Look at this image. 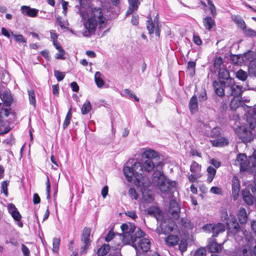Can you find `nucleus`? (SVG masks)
I'll return each mask as SVG.
<instances>
[{
	"label": "nucleus",
	"mask_w": 256,
	"mask_h": 256,
	"mask_svg": "<svg viewBox=\"0 0 256 256\" xmlns=\"http://www.w3.org/2000/svg\"><path fill=\"white\" fill-rule=\"evenodd\" d=\"M155 166L151 160H146L142 164L134 159L129 160L124 168V174L128 182H132L134 180L139 183L144 171L150 172Z\"/></svg>",
	"instance_id": "f257e3e1"
},
{
	"label": "nucleus",
	"mask_w": 256,
	"mask_h": 256,
	"mask_svg": "<svg viewBox=\"0 0 256 256\" xmlns=\"http://www.w3.org/2000/svg\"><path fill=\"white\" fill-rule=\"evenodd\" d=\"M90 14V18L84 23L86 30L83 34L86 37H90L94 34L98 24H99V29L101 30L107 22V20L104 16L103 10L100 8H92Z\"/></svg>",
	"instance_id": "f03ea898"
},
{
	"label": "nucleus",
	"mask_w": 256,
	"mask_h": 256,
	"mask_svg": "<svg viewBox=\"0 0 256 256\" xmlns=\"http://www.w3.org/2000/svg\"><path fill=\"white\" fill-rule=\"evenodd\" d=\"M153 181L156 184L160 190L163 192H166L174 186V182H171L164 175L162 172L156 170L153 174Z\"/></svg>",
	"instance_id": "7ed1b4c3"
},
{
	"label": "nucleus",
	"mask_w": 256,
	"mask_h": 256,
	"mask_svg": "<svg viewBox=\"0 0 256 256\" xmlns=\"http://www.w3.org/2000/svg\"><path fill=\"white\" fill-rule=\"evenodd\" d=\"M91 228L88 227L84 228L81 236V241L84 245L80 248V254H86L90 246L92 241L90 236Z\"/></svg>",
	"instance_id": "20e7f679"
},
{
	"label": "nucleus",
	"mask_w": 256,
	"mask_h": 256,
	"mask_svg": "<svg viewBox=\"0 0 256 256\" xmlns=\"http://www.w3.org/2000/svg\"><path fill=\"white\" fill-rule=\"evenodd\" d=\"M236 133L240 139L244 143L250 142L253 140L254 136L250 130L244 126H241L236 128Z\"/></svg>",
	"instance_id": "39448f33"
},
{
	"label": "nucleus",
	"mask_w": 256,
	"mask_h": 256,
	"mask_svg": "<svg viewBox=\"0 0 256 256\" xmlns=\"http://www.w3.org/2000/svg\"><path fill=\"white\" fill-rule=\"evenodd\" d=\"M235 164L240 166L241 172L250 171L252 168L250 158L248 160L246 156L244 154H240L237 156Z\"/></svg>",
	"instance_id": "423d86ee"
},
{
	"label": "nucleus",
	"mask_w": 256,
	"mask_h": 256,
	"mask_svg": "<svg viewBox=\"0 0 256 256\" xmlns=\"http://www.w3.org/2000/svg\"><path fill=\"white\" fill-rule=\"evenodd\" d=\"M226 224L229 234L234 235L240 230V227L236 218L232 214L230 215V219L226 222Z\"/></svg>",
	"instance_id": "0eeeda50"
},
{
	"label": "nucleus",
	"mask_w": 256,
	"mask_h": 256,
	"mask_svg": "<svg viewBox=\"0 0 256 256\" xmlns=\"http://www.w3.org/2000/svg\"><path fill=\"white\" fill-rule=\"evenodd\" d=\"M226 94L228 96H234L236 98H241L243 90H242V86L236 84H234V82L228 83L226 84Z\"/></svg>",
	"instance_id": "6e6552de"
},
{
	"label": "nucleus",
	"mask_w": 256,
	"mask_h": 256,
	"mask_svg": "<svg viewBox=\"0 0 256 256\" xmlns=\"http://www.w3.org/2000/svg\"><path fill=\"white\" fill-rule=\"evenodd\" d=\"M120 227L124 232V240H126L133 241V236L132 234H134L136 228L135 225L132 223H129L128 224H123Z\"/></svg>",
	"instance_id": "1a4fd4ad"
},
{
	"label": "nucleus",
	"mask_w": 256,
	"mask_h": 256,
	"mask_svg": "<svg viewBox=\"0 0 256 256\" xmlns=\"http://www.w3.org/2000/svg\"><path fill=\"white\" fill-rule=\"evenodd\" d=\"M226 83L224 80H214L213 87L215 93L219 96L222 97L224 96V88H226Z\"/></svg>",
	"instance_id": "9d476101"
},
{
	"label": "nucleus",
	"mask_w": 256,
	"mask_h": 256,
	"mask_svg": "<svg viewBox=\"0 0 256 256\" xmlns=\"http://www.w3.org/2000/svg\"><path fill=\"white\" fill-rule=\"evenodd\" d=\"M147 212L150 216L155 218L158 221L163 220L162 212L158 206H150L148 208Z\"/></svg>",
	"instance_id": "9b49d317"
},
{
	"label": "nucleus",
	"mask_w": 256,
	"mask_h": 256,
	"mask_svg": "<svg viewBox=\"0 0 256 256\" xmlns=\"http://www.w3.org/2000/svg\"><path fill=\"white\" fill-rule=\"evenodd\" d=\"M180 210V208L176 201L172 200L170 202L168 212L174 218L178 220L179 218Z\"/></svg>",
	"instance_id": "f8f14e48"
},
{
	"label": "nucleus",
	"mask_w": 256,
	"mask_h": 256,
	"mask_svg": "<svg viewBox=\"0 0 256 256\" xmlns=\"http://www.w3.org/2000/svg\"><path fill=\"white\" fill-rule=\"evenodd\" d=\"M4 115L5 117L9 118L7 122L9 124H12L16 120L17 117L16 113L10 108H2Z\"/></svg>",
	"instance_id": "ddd939ff"
},
{
	"label": "nucleus",
	"mask_w": 256,
	"mask_h": 256,
	"mask_svg": "<svg viewBox=\"0 0 256 256\" xmlns=\"http://www.w3.org/2000/svg\"><path fill=\"white\" fill-rule=\"evenodd\" d=\"M20 10L23 14L32 18L36 17L38 12V10L26 6H22Z\"/></svg>",
	"instance_id": "4468645a"
},
{
	"label": "nucleus",
	"mask_w": 256,
	"mask_h": 256,
	"mask_svg": "<svg viewBox=\"0 0 256 256\" xmlns=\"http://www.w3.org/2000/svg\"><path fill=\"white\" fill-rule=\"evenodd\" d=\"M218 78L220 79L225 80L224 82L227 84H230L234 82V79L230 76V73L228 70L224 68H220L218 72Z\"/></svg>",
	"instance_id": "2eb2a0df"
},
{
	"label": "nucleus",
	"mask_w": 256,
	"mask_h": 256,
	"mask_svg": "<svg viewBox=\"0 0 256 256\" xmlns=\"http://www.w3.org/2000/svg\"><path fill=\"white\" fill-rule=\"evenodd\" d=\"M242 196L244 202L248 206H252L254 204H256V198L250 194L249 190H244Z\"/></svg>",
	"instance_id": "dca6fc26"
},
{
	"label": "nucleus",
	"mask_w": 256,
	"mask_h": 256,
	"mask_svg": "<svg viewBox=\"0 0 256 256\" xmlns=\"http://www.w3.org/2000/svg\"><path fill=\"white\" fill-rule=\"evenodd\" d=\"M8 209L9 213L15 220L18 222L20 220L22 216L14 204L12 203L8 204Z\"/></svg>",
	"instance_id": "f3484780"
},
{
	"label": "nucleus",
	"mask_w": 256,
	"mask_h": 256,
	"mask_svg": "<svg viewBox=\"0 0 256 256\" xmlns=\"http://www.w3.org/2000/svg\"><path fill=\"white\" fill-rule=\"evenodd\" d=\"M179 240V237L174 234H169L164 239L166 244L168 247H174L176 246L178 244Z\"/></svg>",
	"instance_id": "a211bd4d"
},
{
	"label": "nucleus",
	"mask_w": 256,
	"mask_h": 256,
	"mask_svg": "<svg viewBox=\"0 0 256 256\" xmlns=\"http://www.w3.org/2000/svg\"><path fill=\"white\" fill-rule=\"evenodd\" d=\"M211 142L214 146L223 147L227 146L229 143V141L226 138L220 136L211 140Z\"/></svg>",
	"instance_id": "6ab92c4d"
},
{
	"label": "nucleus",
	"mask_w": 256,
	"mask_h": 256,
	"mask_svg": "<svg viewBox=\"0 0 256 256\" xmlns=\"http://www.w3.org/2000/svg\"><path fill=\"white\" fill-rule=\"evenodd\" d=\"M0 98L6 106L10 107L12 102V98L10 92L4 91L2 94L0 92Z\"/></svg>",
	"instance_id": "aec40b11"
},
{
	"label": "nucleus",
	"mask_w": 256,
	"mask_h": 256,
	"mask_svg": "<svg viewBox=\"0 0 256 256\" xmlns=\"http://www.w3.org/2000/svg\"><path fill=\"white\" fill-rule=\"evenodd\" d=\"M214 18L212 16H206L203 19V24L205 28L208 30H210L212 27L216 25Z\"/></svg>",
	"instance_id": "412c9836"
},
{
	"label": "nucleus",
	"mask_w": 256,
	"mask_h": 256,
	"mask_svg": "<svg viewBox=\"0 0 256 256\" xmlns=\"http://www.w3.org/2000/svg\"><path fill=\"white\" fill-rule=\"evenodd\" d=\"M238 217L240 224L242 225L246 223L248 220V215L246 210L244 208H240L238 212Z\"/></svg>",
	"instance_id": "4be33fe9"
},
{
	"label": "nucleus",
	"mask_w": 256,
	"mask_h": 256,
	"mask_svg": "<svg viewBox=\"0 0 256 256\" xmlns=\"http://www.w3.org/2000/svg\"><path fill=\"white\" fill-rule=\"evenodd\" d=\"M189 109L192 114L194 113L198 109V98L196 95H194L190 99Z\"/></svg>",
	"instance_id": "5701e85b"
},
{
	"label": "nucleus",
	"mask_w": 256,
	"mask_h": 256,
	"mask_svg": "<svg viewBox=\"0 0 256 256\" xmlns=\"http://www.w3.org/2000/svg\"><path fill=\"white\" fill-rule=\"evenodd\" d=\"M142 252H147L150 248V242L146 238L142 239L138 244V246Z\"/></svg>",
	"instance_id": "b1692460"
},
{
	"label": "nucleus",
	"mask_w": 256,
	"mask_h": 256,
	"mask_svg": "<svg viewBox=\"0 0 256 256\" xmlns=\"http://www.w3.org/2000/svg\"><path fill=\"white\" fill-rule=\"evenodd\" d=\"M53 44L56 48L58 50L59 52V53H58L56 54L55 58L56 59L64 60L65 58L64 57V55L65 54V51L62 48L60 43L58 42L56 40H54L53 42Z\"/></svg>",
	"instance_id": "393cba45"
},
{
	"label": "nucleus",
	"mask_w": 256,
	"mask_h": 256,
	"mask_svg": "<svg viewBox=\"0 0 256 256\" xmlns=\"http://www.w3.org/2000/svg\"><path fill=\"white\" fill-rule=\"evenodd\" d=\"M158 156L157 152L153 150H146L142 154L143 158H147V160H151L157 158Z\"/></svg>",
	"instance_id": "a878e982"
},
{
	"label": "nucleus",
	"mask_w": 256,
	"mask_h": 256,
	"mask_svg": "<svg viewBox=\"0 0 256 256\" xmlns=\"http://www.w3.org/2000/svg\"><path fill=\"white\" fill-rule=\"evenodd\" d=\"M208 248L210 252H218L220 250V246L216 240H212L208 245Z\"/></svg>",
	"instance_id": "bb28decb"
},
{
	"label": "nucleus",
	"mask_w": 256,
	"mask_h": 256,
	"mask_svg": "<svg viewBox=\"0 0 256 256\" xmlns=\"http://www.w3.org/2000/svg\"><path fill=\"white\" fill-rule=\"evenodd\" d=\"M242 58H243L244 62H248V64L256 60L254 53L250 50L244 53L242 55Z\"/></svg>",
	"instance_id": "cd10ccee"
},
{
	"label": "nucleus",
	"mask_w": 256,
	"mask_h": 256,
	"mask_svg": "<svg viewBox=\"0 0 256 256\" xmlns=\"http://www.w3.org/2000/svg\"><path fill=\"white\" fill-rule=\"evenodd\" d=\"M144 235V232L139 228H137V230L134 236H133V241H131L132 242V246L135 248V250H138V246L136 244H135L136 241V238H141L143 237Z\"/></svg>",
	"instance_id": "c85d7f7f"
},
{
	"label": "nucleus",
	"mask_w": 256,
	"mask_h": 256,
	"mask_svg": "<svg viewBox=\"0 0 256 256\" xmlns=\"http://www.w3.org/2000/svg\"><path fill=\"white\" fill-rule=\"evenodd\" d=\"M225 230V226L224 224L222 223H218L215 224L214 230H212V232L213 233L212 236H217L218 234L222 232Z\"/></svg>",
	"instance_id": "c756f323"
},
{
	"label": "nucleus",
	"mask_w": 256,
	"mask_h": 256,
	"mask_svg": "<svg viewBox=\"0 0 256 256\" xmlns=\"http://www.w3.org/2000/svg\"><path fill=\"white\" fill-rule=\"evenodd\" d=\"M206 172H208V178L206 182L208 183H210L212 181L216 174V169L212 167V166H209L207 168Z\"/></svg>",
	"instance_id": "7c9ffc66"
},
{
	"label": "nucleus",
	"mask_w": 256,
	"mask_h": 256,
	"mask_svg": "<svg viewBox=\"0 0 256 256\" xmlns=\"http://www.w3.org/2000/svg\"><path fill=\"white\" fill-rule=\"evenodd\" d=\"M230 60L233 64L236 65H241L244 62L242 55L240 54H231Z\"/></svg>",
	"instance_id": "2f4dec72"
},
{
	"label": "nucleus",
	"mask_w": 256,
	"mask_h": 256,
	"mask_svg": "<svg viewBox=\"0 0 256 256\" xmlns=\"http://www.w3.org/2000/svg\"><path fill=\"white\" fill-rule=\"evenodd\" d=\"M242 104V102L238 98L236 99V98H233L230 104V108L232 110H235Z\"/></svg>",
	"instance_id": "473e14b6"
},
{
	"label": "nucleus",
	"mask_w": 256,
	"mask_h": 256,
	"mask_svg": "<svg viewBox=\"0 0 256 256\" xmlns=\"http://www.w3.org/2000/svg\"><path fill=\"white\" fill-rule=\"evenodd\" d=\"M110 247L108 244H104L98 250L97 254L98 256H104L110 251Z\"/></svg>",
	"instance_id": "72a5a7b5"
},
{
	"label": "nucleus",
	"mask_w": 256,
	"mask_h": 256,
	"mask_svg": "<svg viewBox=\"0 0 256 256\" xmlns=\"http://www.w3.org/2000/svg\"><path fill=\"white\" fill-rule=\"evenodd\" d=\"M232 192L234 194H238L240 192V184L237 177L234 176L232 184Z\"/></svg>",
	"instance_id": "f704fd0d"
},
{
	"label": "nucleus",
	"mask_w": 256,
	"mask_h": 256,
	"mask_svg": "<svg viewBox=\"0 0 256 256\" xmlns=\"http://www.w3.org/2000/svg\"><path fill=\"white\" fill-rule=\"evenodd\" d=\"M148 20L146 23V28L150 34H152L154 33V24L152 20L150 15H149L148 17Z\"/></svg>",
	"instance_id": "c9c22d12"
},
{
	"label": "nucleus",
	"mask_w": 256,
	"mask_h": 256,
	"mask_svg": "<svg viewBox=\"0 0 256 256\" xmlns=\"http://www.w3.org/2000/svg\"><path fill=\"white\" fill-rule=\"evenodd\" d=\"M180 224L189 230H192L194 227V224L187 218H182Z\"/></svg>",
	"instance_id": "e433bc0d"
},
{
	"label": "nucleus",
	"mask_w": 256,
	"mask_h": 256,
	"mask_svg": "<svg viewBox=\"0 0 256 256\" xmlns=\"http://www.w3.org/2000/svg\"><path fill=\"white\" fill-rule=\"evenodd\" d=\"M28 93L30 104L35 108L36 106V100L34 90H30L28 91Z\"/></svg>",
	"instance_id": "4c0bfd02"
},
{
	"label": "nucleus",
	"mask_w": 256,
	"mask_h": 256,
	"mask_svg": "<svg viewBox=\"0 0 256 256\" xmlns=\"http://www.w3.org/2000/svg\"><path fill=\"white\" fill-rule=\"evenodd\" d=\"M236 77L240 80L245 81L248 78V74L242 70L240 69L236 72Z\"/></svg>",
	"instance_id": "58836bf2"
},
{
	"label": "nucleus",
	"mask_w": 256,
	"mask_h": 256,
	"mask_svg": "<svg viewBox=\"0 0 256 256\" xmlns=\"http://www.w3.org/2000/svg\"><path fill=\"white\" fill-rule=\"evenodd\" d=\"M101 73L100 72H96L94 74V80L98 87L102 88L104 84L103 80L100 78Z\"/></svg>",
	"instance_id": "ea45409f"
},
{
	"label": "nucleus",
	"mask_w": 256,
	"mask_h": 256,
	"mask_svg": "<svg viewBox=\"0 0 256 256\" xmlns=\"http://www.w3.org/2000/svg\"><path fill=\"white\" fill-rule=\"evenodd\" d=\"M72 108L70 107L69 109L68 112L66 114V116L65 118L64 122L62 124V128L64 130H65L68 126L70 124V120L72 116V114L71 112Z\"/></svg>",
	"instance_id": "a19ab883"
},
{
	"label": "nucleus",
	"mask_w": 256,
	"mask_h": 256,
	"mask_svg": "<svg viewBox=\"0 0 256 256\" xmlns=\"http://www.w3.org/2000/svg\"><path fill=\"white\" fill-rule=\"evenodd\" d=\"M92 109V106L90 101L84 102L81 108L82 114L84 115L88 114Z\"/></svg>",
	"instance_id": "79ce46f5"
},
{
	"label": "nucleus",
	"mask_w": 256,
	"mask_h": 256,
	"mask_svg": "<svg viewBox=\"0 0 256 256\" xmlns=\"http://www.w3.org/2000/svg\"><path fill=\"white\" fill-rule=\"evenodd\" d=\"M234 22L238 24V26L242 28L243 30L246 28V24L244 20L240 16H234L233 18Z\"/></svg>",
	"instance_id": "37998d69"
},
{
	"label": "nucleus",
	"mask_w": 256,
	"mask_h": 256,
	"mask_svg": "<svg viewBox=\"0 0 256 256\" xmlns=\"http://www.w3.org/2000/svg\"><path fill=\"white\" fill-rule=\"evenodd\" d=\"M201 166L195 161H193L190 166V171L193 174H197L200 172Z\"/></svg>",
	"instance_id": "c03bdc74"
},
{
	"label": "nucleus",
	"mask_w": 256,
	"mask_h": 256,
	"mask_svg": "<svg viewBox=\"0 0 256 256\" xmlns=\"http://www.w3.org/2000/svg\"><path fill=\"white\" fill-rule=\"evenodd\" d=\"M248 70L250 74L256 76V60L249 63Z\"/></svg>",
	"instance_id": "a18cd8bd"
},
{
	"label": "nucleus",
	"mask_w": 256,
	"mask_h": 256,
	"mask_svg": "<svg viewBox=\"0 0 256 256\" xmlns=\"http://www.w3.org/2000/svg\"><path fill=\"white\" fill-rule=\"evenodd\" d=\"M221 132L222 129L220 128H214L210 132V136L216 138L220 136Z\"/></svg>",
	"instance_id": "49530a36"
},
{
	"label": "nucleus",
	"mask_w": 256,
	"mask_h": 256,
	"mask_svg": "<svg viewBox=\"0 0 256 256\" xmlns=\"http://www.w3.org/2000/svg\"><path fill=\"white\" fill-rule=\"evenodd\" d=\"M66 73L58 70H54V76L58 82H60L64 80L65 77Z\"/></svg>",
	"instance_id": "de8ad7c7"
},
{
	"label": "nucleus",
	"mask_w": 256,
	"mask_h": 256,
	"mask_svg": "<svg viewBox=\"0 0 256 256\" xmlns=\"http://www.w3.org/2000/svg\"><path fill=\"white\" fill-rule=\"evenodd\" d=\"M60 240L58 238H54L52 240L53 248L52 250L54 252H58L59 250Z\"/></svg>",
	"instance_id": "09e8293b"
},
{
	"label": "nucleus",
	"mask_w": 256,
	"mask_h": 256,
	"mask_svg": "<svg viewBox=\"0 0 256 256\" xmlns=\"http://www.w3.org/2000/svg\"><path fill=\"white\" fill-rule=\"evenodd\" d=\"M196 62L193 61H189L188 62L187 68L189 70H191L190 75L191 76H193L195 74V68H196Z\"/></svg>",
	"instance_id": "8fccbe9b"
},
{
	"label": "nucleus",
	"mask_w": 256,
	"mask_h": 256,
	"mask_svg": "<svg viewBox=\"0 0 256 256\" xmlns=\"http://www.w3.org/2000/svg\"><path fill=\"white\" fill-rule=\"evenodd\" d=\"M244 34L248 37H255L256 36V30L251 28H246L244 30Z\"/></svg>",
	"instance_id": "3c124183"
},
{
	"label": "nucleus",
	"mask_w": 256,
	"mask_h": 256,
	"mask_svg": "<svg viewBox=\"0 0 256 256\" xmlns=\"http://www.w3.org/2000/svg\"><path fill=\"white\" fill-rule=\"evenodd\" d=\"M246 120L249 124L250 128L252 130L254 128L256 125V118L254 116H246Z\"/></svg>",
	"instance_id": "603ef678"
},
{
	"label": "nucleus",
	"mask_w": 256,
	"mask_h": 256,
	"mask_svg": "<svg viewBox=\"0 0 256 256\" xmlns=\"http://www.w3.org/2000/svg\"><path fill=\"white\" fill-rule=\"evenodd\" d=\"M221 220L225 222L229 220L230 217L228 218L227 210L226 208H222L220 210Z\"/></svg>",
	"instance_id": "864d4df0"
},
{
	"label": "nucleus",
	"mask_w": 256,
	"mask_h": 256,
	"mask_svg": "<svg viewBox=\"0 0 256 256\" xmlns=\"http://www.w3.org/2000/svg\"><path fill=\"white\" fill-rule=\"evenodd\" d=\"M12 36L14 39V40L18 42L22 43H26V40L24 38L22 34H14L12 32Z\"/></svg>",
	"instance_id": "5fc2aeb1"
},
{
	"label": "nucleus",
	"mask_w": 256,
	"mask_h": 256,
	"mask_svg": "<svg viewBox=\"0 0 256 256\" xmlns=\"http://www.w3.org/2000/svg\"><path fill=\"white\" fill-rule=\"evenodd\" d=\"M188 248V243L186 240H180L179 245L178 248L179 250L183 253L184 252L186 251Z\"/></svg>",
	"instance_id": "6e6d98bb"
},
{
	"label": "nucleus",
	"mask_w": 256,
	"mask_h": 256,
	"mask_svg": "<svg viewBox=\"0 0 256 256\" xmlns=\"http://www.w3.org/2000/svg\"><path fill=\"white\" fill-rule=\"evenodd\" d=\"M198 98L200 102H204L208 99L207 94L205 88L198 94Z\"/></svg>",
	"instance_id": "4d7b16f0"
},
{
	"label": "nucleus",
	"mask_w": 256,
	"mask_h": 256,
	"mask_svg": "<svg viewBox=\"0 0 256 256\" xmlns=\"http://www.w3.org/2000/svg\"><path fill=\"white\" fill-rule=\"evenodd\" d=\"M138 0H128L130 5L129 6L136 10L140 4Z\"/></svg>",
	"instance_id": "13d9d810"
},
{
	"label": "nucleus",
	"mask_w": 256,
	"mask_h": 256,
	"mask_svg": "<svg viewBox=\"0 0 256 256\" xmlns=\"http://www.w3.org/2000/svg\"><path fill=\"white\" fill-rule=\"evenodd\" d=\"M124 92L125 94L128 95L130 98H134L136 102L139 101V98L136 96L134 92L129 89H124Z\"/></svg>",
	"instance_id": "bf43d9fd"
},
{
	"label": "nucleus",
	"mask_w": 256,
	"mask_h": 256,
	"mask_svg": "<svg viewBox=\"0 0 256 256\" xmlns=\"http://www.w3.org/2000/svg\"><path fill=\"white\" fill-rule=\"evenodd\" d=\"M46 185V198L47 199L50 200V182L48 176H47Z\"/></svg>",
	"instance_id": "052dcab7"
},
{
	"label": "nucleus",
	"mask_w": 256,
	"mask_h": 256,
	"mask_svg": "<svg viewBox=\"0 0 256 256\" xmlns=\"http://www.w3.org/2000/svg\"><path fill=\"white\" fill-rule=\"evenodd\" d=\"M206 249L204 248H200L196 250L194 256H206Z\"/></svg>",
	"instance_id": "680f3d73"
},
{
	"label": "nucleus",
	"mask_w": 256,
	"mask_h": 256,
	"mask_svg": "<svg viewBox=\"0 0 256 256\" xmlns=\"http://www.w3.org/2000/svg\"><path fill=\"white\" fill-rule=\"evenodd\" d=\"M242 252L243 256H253L254 255V252L252 250L248 247L244 248Z\"/></svg>",
	"instance_id": "e2e57ef3"
},
{
	"label": "nucleus",
	"mask_w": 256,
	"mask_h": 256,
	"mask_svg": "<svg viewBox=\"0 0 256 256\" xmlns=\"http://www.w3.org/2000/svg\"><path fill=\"white\" fill-rule=\"evenodd\" d=\"M223 63L222 58L219 56L218 58H216L214 62V66L215 68H220V66Z\"/></svg>",
	"instance_id": "0e129e2a"
},
{
	"label": "nucleus",
	"mask_w": 256,
	"mask_h": 256,
	"mask_svg": "<svg viewBox=\"0 0 256 256\" xmlns=\"http://www.w3.org/2000/svg\"><path fill=\"white\" fill-rule=\"evenodd\" d=\"M214 226H215V224H208L204 225L202 228L204 231L212 232V230L214 228Z\"/></svg>",
	"instance_id": "69168bd1"
},
{
	"label": "nucleus",
	"mask_w": 256,
	"mask_h": 256,
	"mask_svg": "<svg viewBox=\"0 0 256 256\" xmlns=\"http://www.w3.org/2000/svg\"><path fill=\"white\" fill-rule=\"evenodd\" d=\"M22 251L24 256H30V250L29 248L24 244H22Z\"/></svg>",
	"instance_id": "338daca9"
},
{
	"label": "nucleus",
	"mask_w": 256,
	"mask_h": 256,
	"mask_svg": "<svg viewBox=\"0 0 256 256\" xmlns=\"http://www.w3.org/2000/svg\"><path fill=\"white\" fill-rule=\"evenodd\" d=\"M250 162L252 164V167L256 166V150L254 151L252 156L250 158Z\"/></svg>",
	"instance_id": "774afa93"
}]
</instances>
